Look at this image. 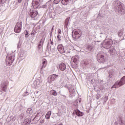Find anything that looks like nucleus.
Wrapping results in <instances>:
<instances>
[{
    "instance_id": "2",
    "label": "nucleus",
    "mask_w": 125,
    "mask_h": 125,
    "mask_svg": "<svg viewBox=\"0 0 125 125\" xmlns=\"http://www.w3.org/2000/svg\"><path fill=\"white\" fill-rule=\"evenodd\" d=\"M125 84V76H123L120 81L116 82L111 87V88H119V87Z\"/></svg>"
},
{
    "instance_id": "40",
    "label": "nucleus",
    "mask_w": 125,
    "mask_h": 125,
    "mask_svg": "<svg viewBox=\"0 0 125 125\" xmlns=\"http://www.w3.org/2000/svg\"><path fill=\"white\" fill-rule=\"evenodd\" d=\"M28 35H29V32H28V31H26L25 32V38H28Z\"/></svg>"
},
{
    "instance_id": "32",
    "label": "nucleus",
    "mask_w": 125,
    "mask_h": 125,
    "mask_svg": "<svg viewBox=\"0 0 125 125\" xmlns=\"http://www.w3.org/2000/svg\"><path fill=\"white\" fill-rule=\"evenodd\" d=\"M79 103H78V100H76L74 103V105L75 106L76 108H78L79 107Z\"/></svg>"
},
{
    "instance_id": "6",
    "label": "nucleus",
    "mask_w": 125,
    "mask_h": 125,
    "mask_svg": "<svg viewBox=\"0 0 125 125\" xmlns=\"http://www.w3.org/2000/svg\"><path fill=\"white\" fill-rule=\"evenodd\" d=\"M42 82L40 79H36L35 81L33 82L32 84V86L34 87V88H39L41 85H42Z\"/></svg>"
},
{
    "instance_id": "62",
    "label": "nucleus",
    "mask_w": 125,
    "mask_h": 125,
    "mask_svg": "<svg viewBox=\"0 0 125 125\" xmlns=\"http://www.w3.org/2000/svg\"><path fill=\"white\" fill-rule=\"evenodd\" d=\"M52 33V31H51V34Z\"/></svg>"
},
{
    "instance_id": "56",
    "label": "nucleus",
    "mask_w": 125,
    "mask_h": 125,
    "mask_svg": "<svg viewBox=\"0 0 125 125\" xmlns=\"http://www.w3.org/2000/svg\"><path fill=\"white\" fill-rule=\"evenodd\" d=\"M31 35H33V36H35V34L34 33H31Z\"/></svg>"
},
{
    "instance_id": "47",
    "label": "nucleus",
    "mask_w": 125,
    "mask_h": 125,
    "mask_svg": "<svg viewBox=\"0 0 125 125\" xmlns=\"http://www.w3.org/2000/svg\"><path fill=\"white\" fill-rule=\"evenodd\" d=\"M84 64H85V66H88V65H89V63H88L87 62H84Z\"/></svg>"
},
{
    "instance_id": "25",
    "label": "nucleus",
    "mask_w": 125,
    "mask_h": 125,
    "mask_svg": "<svg viewBox=\"0 0 125 125\" xmlns=\"http://www.w3.org/2000/svg\"><path fill=\"white\" fill-rule=\"evenodd\" d=\"M61 1L63 5H67L69 2V0H61Z\"/></svg>"
},
{
    "instance_id": "52",
    "label": "nucleus",
    "mask_w": 125,
    "mask_h": 125,
    "mask_svg": "<svg viewBox=\"0 0 125 125\" xmlns=\"http://www.w3.org/2000/svg\"><path fill=\"white\" fill-rule=\"evenodd\" d=\"M50 42H51L50 44H51V45H53L54 43H53V42L51 41V39L50 40Z\"/></svg>"
},
{
    "instance_id": "34",
    "label": "nucleus",
    "mask_w": 125,
    "mask_h": 125,
    "mask_svg": "<svg viewBox=\"0 0 125 125\" xmlns=\"http://www.w3.org/2000/svg\"><path fill=\"white\" fill-rule=\"evenodd\" d=\"M118 36H119V37H122L123 36V31H122V30L119 31Z\"/></svg>"
},
{
    "instance_id": "53",
    "label": "nucleus",
    "mask_w": 125,
    "mask_h": 125,
    "mask_svg": "<svg viewBox=\"0 0 125 125\" xmlns=\"http://www.w3.org/2000/svg\"><path fill=\"white\" fill-rule=\"evenodd\" d=\"M92 70H95L96 69V67L95 66H93V67L91 68Z\"/></svg>"
},
{
    "instance_id": "24",
    "label": "nucleus",
    "mask_w": 125,
    "mask_h": 125,
    "mask_svg": "<svg viewBox=\"0 0 125 125\" xmlns=\"http://www.w3.org/2000/svg\"><path fill=\"white\" fill-rule=\"evenodd\" d=\"M50 116H51V111H49L46 113L45 115V118L47 120H49V119L50 118Z\"/></svg>"
},
{
    "instance_id": "15",
    "label": "nucleus",
    "mask_w": 125,
    "mask_h": 125,
    "mask_svg": "<svg viewBox=\"0 0 125 125\" xmlns=\"http://www.w3.org/2000/svg\"><path fill=\"white\" fill-rule=\"evenodd\" d=\"M74 113H75V114L78 117H82L83 116V112H81V111H80L79 109L74 110Z\"/></svg>"
},
{
    "instance_id": "55",
    "label": "nucleus",
    "mask_w": 125,
    "mask_h": 125,
    "mask_svg": "<svg viewBox=\"0 0 125 125\" xmlns=\"http://www.w3.org/2000/svg\"><path fill=\"white\" fill-rule=\"evenodd\" d=\"M25 4H28V2H25V3H24V5H25Z\"/></svg>"
},
{
    "instance_id": "19",
    "label": "nucleus",
    "mask_w": 125,
    "mask_h": 125,
    "mask_svg": "<svg viewBox=\"0 0 125 125\" xmlns=\"http://www.w3.org/2000/svg\"><path fill=\"white\" fill-rule=\"evenodd\" d=\"M31 123V120L29 119H25L23 123L21 124V125H30V123Z\"/></svg>"
},
{
    "instance_id": "41",
    "label": "nucleus",
    "mask_w": 125,
    "mask_h": 125,
    "mask_svg": "<svg viewBox=\"0 0 125 125\" xmlns=\"http://www.w3.org/2000/svg\"><path fill=\"white\" fill-rule=\"evenodd\" d=\"M58 33V35H61V34L62 33V31H61V29H59Z\"/></svg>"
},
{
    "instance_id": "31",
    "label": "nucleus",
    "mask_w": 125,
    "mask_h": 125,
    "mask_svg": "<svg viewBox=\"0 0 125 125\" xmlns=\"http://www.w3.org/2000/svg\"><path fill=\"white\" fill-rule=\"evenodd\" d=\"M71 61H73L74 63H76L77 61H78V58H72L71 59Z\"/></svg>"
},
{
    "instance_id": "37",
    "label": "nucleus",
    "mask_w": 125,
    "mask_h": 125,
    "mask_svg": "<svg viewBox=\"0 0 125 125\" xmlns=\"http://www.w3.org/2000/svg\"><path fill=\"white\" fill-rule=\"evenodd\" d=\"M39 115H40V113H38L37 114V115L35 116L34 120H35V119H36L37 121H38L39 119L38 118V117H39Z\"/></svg>"
},
{
    "instance_id": "5",
    "label": "nucleus",
    "mask_w": 125,
    "mask_h": 125,
    "mask_svg": "<svg viewBox=\"0 0 125 125\" xmlns=\"http://www.w3.org/2000/svg\"><path fill=\"white\" fill-rule=\"evenodd\" d=\"M113 42L112 40H108L105 41L104 42L102 43V44L104 48L108 49L111 47V45L113 44Z\"/></svg>"
},
{
    "instance_id": "38",
    "label": "nucleus",
    "mask_w": 125,
    "mask_h": 125,
    "mask_svg": "<svg viewBox=\"0 0 125 125\" xmlns=\"http://www.w3.org/2000/svg\"><path fill=\"white\" fill-rule=\"evenodd\" d=\"M40 92H39V91H37L36 92V93H35V95H36V96L37 97H39L40 95H41V94H39V93Z\"/></svg>"
},
{
    "instance_id": "13",
    "label": "nucleus",
    "mask_w": 125,
    "mask_h": 125,
    "mask_svg": "<svg viewBox=\"0 0 125 125\" xmlns=\"http://www.w3.org/2000/svg\"><path fill=\"white\" fill-rule=\"evenodd\" d=\"M1 86L2 88L3 91H6V89H7V83L6 82H3L1 83Z\"/></svg>"
},
{
    "instance_id": "44",
    "label": "nucleus",
    "mask_w": 125,
    "mask_h": 125,
    "mask_svg": "<svg viewBox=\"0 0 125 125\" xmlns=\"http://www.w3.org/2000/svg\"><path fill=\"white\" fill-rule=\"evenodd\" d=\"M100 89H102V90L105 89V87H104V86L101 85V86L100 87Z\"/></svg>"
},
{
    "instance_id": "17",
    "label": "nucleus",
    "mask_w": 125,
    "mask_h": 125,
    "mask_svg": "<svg viewBox=\"0 0 125 125\" xmlns=\"http://www.w3.org/2000/svg\"><path fill=\"white\" fill-rule=\"evenodd\" d=\"M32 6L35 9L39 8V6H40V2L32 1Z\"/></svg>"
},
{
    "instance_id": "18",
    "label": "nucleus",
    "mask_w": 125,
    "mask_h": 125,
    "mask_svg": "<svg viewBox=\"0 0 125 125\" xmlns=\"http://www.w3.org/2000/svg\"><path fill=\"white\" fill-rule=\"evenodd\" d=\"M124 4H123V3H121L119 6L118 7L116 8V9L115 10L116 11H117V12H120V11H122V9H124V8H123V5Z\"/></svg>"
},
{
    "instance_id": "4",
    "label": "nucleus",
    "mask_w": 125,
    "mask_h": 125,
    "mask_svg": "<svg viewBox=\"0 0 125 125\" xmlns=\"http://www.w3.org/2000/svg\"><path fill=\"white\" fill-rule=\"evenodd\" d=\"M82 36V31L79 29H74L72 31V38L75 40L80 39Z\"/></svg>"
},
{
    "instance_id": "11",
    "label": "nucleus",
    "mask_w": 125,
    "mask_h": 125,
    "mask_svg": "<svg viewBox=\"0 0 125 125\" xmlns=\"http://www.w3.org/2000/svg\"><path fill=\"white\" fill-rule=\"evenodd\" d=\"M57 48H58V51H59V52L62 54L65 53V50H64V47L63 46V45H62V44L58 45Z\"/></svg>"
},
{
    "instance_id": "14",
    "label": "nucleus",
    "mask_w": 125,
    "mask_h": 125,
    "mask_svg": "<svg viewBox=\"0 0 125 125\" xmlns=\"http://www.w3.org/2000/svg\"><path fill=\"white\" fill-rule=\"evenodd\" d=\"M43 42H44V38H42L38 46V50H41V48L42 47V45H43Z\"/></svg>"
},
{
    "instance_id": "22",
    "label": "nucleus",
    "mask_w": 125,
    "mask_h": 125,
    "mask_svg": "<svg viewBox=\"0 0 125 125\" xmlns=\"http://www.w3.org/2000/svg\"><path fill=\"white\" fill-rule=\"evenodd\" d=\"M69 21H70V18H66L64 22V28H67L68 25H69Z\"/></svg>"
},
{
    "instance_id": "54",
    "label": "nucleus",
    "mask_w": 125,
    "mask_h": 125,
    "mask_svg": "<svg viewBox=\"0 0 125 125\" xmlns=\"http://www.w3.org/2000/svg\"><path fill=\"white\" fill-rule=\"evenodd\" d=\"M78 101V103H79H79H81L82 102V100H77Z\"/></svg>"
},
{
    "instance_id": "57",
    "label": "nucleus",
    "mask_w": 125,
    "mask_h": 125,
    "mask_svg": "<svg viewBox=\"0 0 125 125\" xmlns=\"http://www.w3.org/2000/svg\"><path fill=\"white\" fill-rule=\"evenodd\" d=\"M0 125H2V123L0 122Z\"/></svg>"
},
{
    "instance_id": "20",
    "label": "nucleus",
    "mask_w": 125,
    "mask_h": 125,
    "mask_svg": "<svg viewBox=\"0 0 125 125\" xmlns=\"http://www.w3.org/2000/svg\"><path fill=\"white\" fill-rule=\"evenodd\" d=\"M108 52L111 55H114V54H115V52H116V50L114 49V47H111L110 48L109 50H108Z\"/></svg>"
},
{
    "instance_id": "61",
    "label": "nucleus",
    "mask_w": 125,
    "mask_h": 125,
    "mask_svg": "<svg viewBox=\"0 0 125 125\" xmlns=\"http://www.w3.org/2000/svg\"><path fill=\"white\" fill-rule=\"evenodd\" d=\"M4 96H5V94H4Z\"/></svg>"
},
{
    "instance_id": "23",
    "label": "nucleus",
    "mask_w": 125,
    "mask_h": 125,
    "mask_svg": "<svg viewBox=\"0 0 125 125\" xmlns=\"http://www.w3.org/2000/svg\"><path fill=\"white\" fill-rule=\"evenodd\" d=\"M20 58H21V60H23L25 59V53L23 51H21L20 53Z\"/></svg>"
},
{
    "instance_id": "48",
    "label": "nucleus",
    "mask_w": 125,
    "mask_h": 125,
    "mask_svg": "<svg viewBox=\"0 0 125 125\" xmlns=\"http://www.w3.org/2000/svg\"><path fill=\"white\" fill-rule=\"evenodd\" d=\"M100 98V95L97 94V99H99Z\"/></svg>"
},
{
    "instance_id": "49",
    "label": "nucleus",
    "mask_w": 125,
    "mask_h": 125,
    "mask_svg": "<svg viewBox=\"0 0 125 125\" xmlns=\"http://www.w3.org/2000/svg\"><path fill=\"white\" fill-rule=\"evenodd\" d=\"M28 95V92H26L24 93L23 96H27Z\"/></svg>"
},
{
    "instance_id": "51",
    "label": "nucleus",
    "mask_w": 125,
    "mask_h": 125,
    "mask_svg": "<svg viewBox=\"0 0 125 125\" xmlns=\"http://www.w3.org/2000/svg\"><path fill=\"white\" fill-rule=\"evenodd\" d=\"M20 46H21V45L20 43H19L17 45L18 48H20Z\"/></svg>"
},
{
    "instance_id": "58",
    "label": "nucleus",
    "mask_w": 125,
    "mask_h": 125,
    "mask_svg": "<svg viewBox=\"0 0 125 125\" xmlns=\"http://www.w3.org/2000/svg\"><path fill=\"white\" fill-rule=\"evenodd\" d=\"M0 2H2V0H0Z\"/></svg>"
},
{
    "instance_id": "50",
    "label": "nucleus",
    "mask_w": 125,
    "mask_h": 125,
    "mask_svg": "<svg viewBox=\"0 0 125 125\" xmlns=\"http://www.w3.org/2000/svg\"><path fill=\"white\" fill-rule=\"evenodd\" d=\"M33 1L35 2H40V0H33Z\"/></svg>"
},
{
    "instance_id": "39",
    "label": "nucleus",
    "mask_w": 125,
    "mask_h": 125,
    "mask_svg": "<svg viewBox=\"0 0 125 125\" xmlns=\"http://www.w3.org/2000/svg\"><path fill=\"white\" fill-rule=\"evenodd\" d=\"M101 18H102V16H101V15L100 14V13H99V14H98V16L97 17V19H98V20H99V19H101Z\"/></svg>"
},
{
    "instance_id": "36",
    "label": "nucleus",
    "mask_w": 125,
    "mask_h": 125,
    "mask_svg": "<svg viewBox=\"0 0 125 125\" xmlns=\"http://www.w3.org/2000/svg\"><path fill=\"white\" fill-rule=\"evenodd\" d=\"M57 39H58L59 42H60V41H61V36L60 35H58L57 36Z\"/></svg>"
},
{
    "instance_id": "7",
    "label": "nucleus",
    "mask_w": 125,
    "mask_h": 125,
    "mask_svg": "<svg viewBox=\"0 0 125 125\" xmlns=\"http://www.w3.org/2000/svg\"><path fill=\"white\" fill-rule=\"evenodd\" d=\"M38 14L39 13L37 11H31L28 12V15L31 17L32 20H37L38 19Z\"/></svg>"
},
{
    "instance_id": "21",
    "label": "nucleus",
    "mask_w": 125,
    "mask_h": 125,
    "mask_svg": "<svg viewBox=\"0 0 125 125\" xmlns=\"http://www.w3.org/2000/svg\"><path fill=\"white\" fill-rule=\"evenodd\" d=\"M47 64V62L46 60H44L42 62V64H41V70H42V69H44V68H45L46 67V65Z\"/></svg>"
},
{
    "instance_id": "3",
    "label": "nucleus",
    "mask_w": 125,
    "mask_h": 125,
    "mask_svg": "<svg viewBox=\"0 0 125 125\" xmlns=\"http://www.w3.org/2000/svg\"><path fill=\"white\" fill-rule=\"evenodd\" d=\"M15 59V56L14 55L8 54L6 58V64H8L9 66H10V65H12L13 61H14Z\"/></svg>"
},
{
    "instance_id": "26",
    "label": "nucleus",
    "mask_w": 125,
    "mask_h": 125,
    "mask_svg": "<svg viewBox=\"0 0 125 125\" xmlns=\"http://www.w3.org/2000/svg\"><path fill=\"white\" fill-rule=\"evenodd\" d=\"M50 93L51 94V95H53L54 96H57V92H56V91L54 90H51L50 91Z\"/></svg>"
},
{
    "instance_id": "16",
    "label": "nucleus",
    "mask_w": 125,
    "mask_h": 125,
    "mask_svg": "<svg viewBox=\"0 0 125 125\" xmlns=\"http://www.w3.org/2000/svg\"><path fill=\"white\" fill-rule=\"evenodd\" d=\"M66 64L64 63H62L59 65V69L61 71H65L66 70Z\"/></svg>"
},
{
    "instance_id": "45",
    "label": "nucleus",
    "mask_w": 125,
    "mask_h": 125,
    "mask_svg": "<svg viewBox=\"0 0 125 125\" xmlns=\"http://www.w3.org/2000/svg\"><path fill=\"white\" fill-rule=\"evenodd\" d=\"M120 118H121V117H119V120H118V122H115L114 124H115V125H118V123L119 124V121H120Z\"/></svg>"
},
{
    "instance_id": "42",
    "label": "nucleus",
    "mask_w": 125,
    "mask_h": 125,
    "mask_svg": "<svg viewBox=\"0 0 125 125\" xmlns=\"http://www.w3.org/2000/svg\"><path fill=\"white\" fill-rule=\"evenodd\" d=\"M59 94H60L62 96H63V97H65V95H64L62 93V92H61V91H60L59 92Z\"/></svg>"
},
{
    "instance_id": "27",
    "label": "nucleus",
    "mask_w": 125,
    "mask_h": 125,
    "mask_svg": "<svg viewBox=\"0 0 125 125\" xmlns=\"http://www.w3.org/2000/svg\"><path fill=\"white\" fill-rule=\"evenodd\" d=\"M109 76L110 77V78H113L114 77H116V74H115V72H113V71H110L109 72Z\"/></svg>"
},
{
    "instance_id": "33",
    "label": "nucleus",
    "mask_w": 125,
    "mask_h": 125,
    "mask_svg": "<svg viewBox=\"0 0 125 125\" xmlns=\"http://www.w3.org/2000/svg\"><path fill=\"white\" fill-rule=\"evenodd\" d=\"M60 0H54L53 1V3H54L55 4H58V3L60 2Z\"/></svg>"
},
{
    "instance_id": "12",
    "label": "nucleus",
    "mask_w": 125,
    "mask_h": 125,
    "mask_svg": "<svg viewBox=\"0 0 125 125\" xmlns=\"http://www.w3.org/2000/svg\"><path fill=\"white\" fill-rule=\"evenodd\" d=\"M86 50L88 52H93L94 51V46L92 44L88 45L86 47Z\"/></svg>"
},
{
    "instance_id": "1",
    "label": "nucleus",
    "mask_w": 125,
    "mask_h": 125,
    "mask_svg": "<svg viewBox=\"0 0 125 125\" xmlns=\"http://www.w3.org/2000/svg\"><path fill=\"white\" fill-rule=\"evenodd\" d=\"M97 60L99 63H104L106 62L105 54L103 52H100L97 55Z\"/></svg>"
},
{
    "instance_id": "10",
    "label": "nucleus",
    "mask_w": 125,
    "mask_h": 125,
    "mask_svg": "<svg viewBox=\"0 0 125 125\" xmlns=\"http://www.w3.org/2000/svg\"><path fill=\"white\" fill-rule=\"evenodd\" d=\"M69 92L71 97H72L73 95L76 93V90L75 89V87H74V86H70V87L69 88Z\"/></svg>"
},
{
    "instance_id": "59",
    "label": "nucleus",
    "mask_w": 125,
    "mask_h": 125,
    "mask_svg": "<svg viewBox=\"0 0 125 125\" xmlns=\"http://www.w3.org/2000/svg\"><path fill=\"white\" fill-rule=\"evenodd\" d=\"M52 30H53V27L52 28L51 31H52Z\"/></svg>"
},
{
    "instance_id": "9",
    "label": "nucleus",
    "mask_w": 125,
    "mask_h": 125,
    "mask_svg": "<svg viewBox=\"0 0 125 125\" xmlns=\"http://www.w3.org/2000/svg\"><path fill=\"white\" fill-rule=\"evenodd\" d=\"M58 77L59 75L56 74L50 75L47 78V83H52V82H54L56 79H58Z\"/></svg>"
},
{
    "instance_id": "30",
    "label": "nucleus",
    "mask_w": 125,
    "mask_h": 125,
    "mask_svg": "<svg viewBox=\"0 0 125 125\" xmlns=\"http://www.w3.org/2000/svg\"><path fill=\"white\" fill-rule=\"evenodd\" d=\"M119 120V125H125L124 122H123V120H122V118H120Z\"/></svg>"
},
{
    "instance_id": "29",
    "label": "nucleus",
    "mask_w": 125,
    "mask_h": 125,
    "mask_svg": "<svg viewBox=\"0 0 125 125\" xmlns=\"http://www.w3.org/2000/svg\"><path fill=\"white\" fill-rule=\"evenodd\" d=\"M114 3H115V4H117L119 6L120 4L122 3V2L120 1L119 0H116L114 1Z\"/></svg>"
},
{
    "instance_id": "8",
    "label": "nucleus",
    "mask_w": 125,
    "mask_h": 125,
    "mask_svg": "<svg viewBox=\"0 0 125 125\" xmlns=\"http://www.w3.org/2000/svg\"><path fill=\"white\" fill-rule=\"evenodd\" d=\"M21 29H22V22H18L17 23L14 28V32L18 34L21 32Z\"/></svg>"
},
{
    "instance_id": "28",
    "label": "nucleus",
    "mask_w": 125,
    "mask_h": 125,
    "mask_svg": "<svg viewBox=\"0 0 125 125\" xmlns=\"http://www.w3.org/2000/svg\"><path fill=\"white\" fill-rule=\"evenodd\" d=\"M50 51L52 52V53H55L56 52V48H55V47H51L50 46Z\"/></svg>"
},
{
    "instance_id": "35",
    "label": "nucleus",
    "mask_w": 125,
    "mask_h": 125,
    "mask_svg": "<svg viewBox=\"0 0 125 125\" xmlns=\"http://www.w3.org/2000/svg\"><path fill=\"white\" fill-rule=\"evenodd\" d=\"M27 112V113H30V114H32V113H33V110H32V108H28Z\"/></svg>"
},
{
    "instance_id": "46",
    "label": "nucleus",
    "mask_w": 125,
    "mask_h": 125,
    "mask_svg": "<svg viewBox=\"0 0 125 125\" xmlns=\"http://www.w3.org/2000/svg\"><path fill=\"white\" fill-rule=\"evenodd\" d=\"M42 7L43 8H46V7H47V6H46V4L42 5Z\"/></svg>"
},
{
    "instance_id": "43",
    "label": "nucleus",
    "mask_w": 125,
    "mask_h": 125,
    "mask_svg": "<svg viewBox=\"0 0 125 125\" xmlns=\"http://www.w3.org/2000/svg\"><path fill=\"white\" fill-rule=\"evenodd\" d=\"M21 1H22V0H18V2L16 3V5H18V3H21Z\"/></svg>"
},
{
    "instance_id": "60",
    "label": "nucleus",
    "mask_w": 125,
    "mask_h": 125,
    "mask_svg": "<svg viewBox=\"0 0 125 125\" xmlns=\"http://www.w3.org/2000/svg\"><path fill=\"white\" fill-rule=\"evenodd\" d=\"M69 48H72V46H70V47H69Z\"/></svg>"
}]
</instances>
